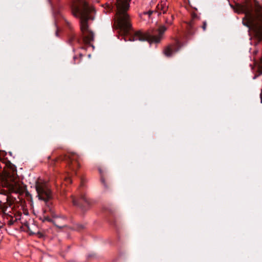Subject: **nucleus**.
<instances>
[{
	"mask_svg": "<svg viewBox=\"0 0 262 262\" xmlns=\"http://www.w3.org/2000/svg\"><path fill=\"white\" fill-rule=\"evenodd\" d=\"M261 74H262V72H261Z\"/></svg>",
	"mask_w": 262,
	"mask_h": 262,
	"instance_id": "nucleus-27",
	"label": "nucleus"
},
{
	"mask_svg": "<svg viewBox=\"0 0 262 262\" xmlns=\"http://www.w3.org/2000/svg\"><path fill=\"white\" fill-rule=\"evenodd\" d=\"M49 2H50V4L52 5V3H51V0H49Z\"/></svg>",
	"mask_w": 262,
	"mask_h": 262,
	"instance_id": "nucleus-22",
	"label": "nucleus"
},
{
	"mask_svg": "<svg viewBox=\"0 0 262 262\" xmlns=\"http://www.w3.org/2000/svg\"><path fill=\"white\" fill-rule=\"evenodd\" d=\"M202 29L204 31H205L206 30V27H207V22L206 21H204L203 23V26H202Z\"/></svg>",
	"mask_w": 262,
	"mask_h": 262,
	"instance_id": "nucleus-14",
	"label": "nucleus"
},
{
	"mask_svg": "<svg viewBox=\"0 0 262 262\" xmlns=\"http://www.w3.org/2000/svg\"><path fill=\"white\" fill-rule=\"evenodd\" d=\"M113 224L115 226H116V225H115V223H113Z\"/></svg>",
	"mask_w": 262,
	"mask_h": 262,
	"instance_id": "nucleus-25",
	"label": "nucleus"
},
{
	"mask_svg": "<svg viewBox=\"0 0 262 262\" xmlns=\"http://www.w3.org/2000/svg\"><path fill=\"white\" fill-rule=\"evenodd\" d=\"M116 7L115 24L119 34L124 38L125 41L139 40L147 41L149 43H159L163 38L167 28L164 25L161 26L158 29L152 30L143 33L138 31L134 33L128 40L125 36L130 35L132 30L130 17L127 13L129 8V4L127 0H114Z\"/></svg>",
	"mask_w": 262,
	"mask_h": 262,
	"instance_id": "nucleus-1",
	"label": "nucleus"
},
{
	"mask_svg": "<svg viewBox=\"0 0 262 262\" xmlns=\"http://www.w3.org/2000/svg\"><path fill=\"white\" fill-rule=\"evenodd\" d=\"M198 17L197 15L195 13L192 14V17L193 19H194Z\"/></svg>",
	"mask_w": 262,
	"mask_h": 262,
	"instance_id": "nucleus-17",
	"label": "nucleus"
},
{
	"mask_svg": "<svg viewBox=\"0 0 262 262\" xmlns=\"http://www.w3.org/2000/svg\"><path fill=\"white\" fill-rule=\"evenodd\" d=\"M257 39L259 41H262V39H260V38H257Z\"/></svg>",
	"mask_w": 262,
	"mask_h": 262,
	"instance_id": "nucleus-21",
	"label": "nucleus"
},
{
	"mask_svg": "<svg viewBox=\"0 0 262 262\" xmlns=\"http://www.w3.org/2000/svg\"><path fill=\"white\" fill-rule=\"evenodd\" d=\"M53 14H54V17H56V16H55V12H54Z\"/></svg>",
	"mask_w": 262,
	"mask_h": 262,
	"instance_id": "nucleus-24",
	"label": "nucleus"
},
{
	"mask_svg": "<svg viewBox=\"0 0 262 262\" xmlns=\"http://www.w3.org/2000/svg\"><path fill=\"white\" fill-rule=\"evenodd\" d=\"M70 201L74 206L81 209L82 211H85L90 207L91 203L82 190H80L78 195L76 196L71 195Z\"/></svg>",
	"mask_w": 262,
	"mask_h": 262,
	"instance_id": "nucleus-5",
	"label": "nucleus"
},
{
	"mask_svg": "<svg viewBox=\"0 0 262 262\" xmlns=\"http://www.w3.org/2000/svg\"><path fill=\"white\" fill-rule=\"evenodd\" d=\"M20 220V218H16V221H17V220Z\"/></svg>",
	"mask_w": 262,
	"mask_h": 262,
	"instance_id": "nucleus-23",
	"label": "nucleus"
},
{
	"mask_svg": "<svg viewBox=\"0 0 262 262\" xmlns=\"http://www.w3.org/2000/svg\"><path fill=\"white\" fill-rule=\"evenodd\" d=\"M260 103H262V89L261 90V93L260 94Z\"/></svg>",
	"mask_w": 262,
	"mask_h": 262,
	"instance_id": "nucleus-19",
	"label": "nucleus"
},
{
	"mask_svg": "<svg viewBox=\"0 0 262 262\" xmlns=\"http://www.w3.org/2000/svg\"><path fill=\"white\" fill-rule=\"evenodd\" d=\"M153 12H154L153 11H148L144 12L143 13V14L148 15L149 17L151 16V15L153 13Z\"/></svg>",
	"mask_w": 262,
	"mask_h": 262,
	"instance_id": "nucleus-13",
	"label": "nucleus"
},
{
	"mask_svg": "<svg viewBox=\"0 0 262 262\" xmlns=\"http://www.w3.org/2000/svg\"><path fill=\"white\" fill-rule=\"evenodd\" d=\"M78 159L79 156L76 154H73L69 157V166L76 174V169L79 166Z\"/></svg>",
	"mask_w": 262,
	"mask_h": 262,
	"instance_id": "nucleus-7",
	"label": "nucleus"
},
{
	"mask_svg": "<svg viewBox=\"0 0 262 262\" xmlns=\"http://www.w3.org/2000/svg\"><path fill=\"white\" fill-rule=\"evenodd\" d=\"M55 26L56 28V32H55V35L57 37H58L59 36V33H58L59 29H58V28L57 27V22H56V20H55Z\"/></svg>",
	"mask_w": 262,
	"mask_h": 262,
	"instance_id": "nucleus-12",
	"label": "nucleus"
},
{
	"mask_svg": "<svg viewBox=\"0 0 262 262\" xmlns=\"http://www.w3.org/2000/svg\"><path fill=\"white\" fill-rule=\"evenodd\" d=\"M35 189L38 199L43 201L48 205V200L51 198V190L46 182L38 180L35 182Z\"/></svg>",
	"mask_w": 262,
	"mask_h": 262,
	"instance_id": "nucleus-4",
	"label": "nucleus"
},
{
	"mask_svg": "<svg viewBox=\"0 0 262 262\" xmlns=\"http://www.w3.org/2000/svg\"><path fill=\"white\" fill-rule=\"evenodd\" d=\"M195 31V27L192 20L188 24V32L190 35H193Z\"/></svg>",
	"mask_w": 262,
	"mask_h": 262,
	"instance_id": "nucleus-9",
	"label": "nucleus"
},
{
	"mask_svg": "<svg viewBox=\"0 0 262 262\" xmlns=\"http://www.w3.org/2000/svg\"><path fill=\"white\" fill-rule=\"evenodd\" d=\"M72 14L79 19L80 29L82 33V39L77 38L75 34L71 33L68 36V43L73 46L74 42L80 43L82 41L84 43L91 46L93 49L94 46L91 44V42L94 40V33L89 29L88 21L93 20L94 16L92 13L94 9L90 6L86 2H84L81 8L78 6L73 5L71 7Z\"/></svg>",
	"mask_w": 262,
	"mask_h": 262,
	"instance_id": "nucleus-2",
	"label": "nucleus"
},
{
	"mask_svg": "<svg viewBox=\"0 0 262 262\" xmlns=\"http://www.w3.org/2000/svg\"><path fill=\"white\" fill-rule=\"evenodd\" d=\"M101 182L104 185V186L106 187V184L105 182L104 179L102 177H101Z\"/></svg>",
	"mask_w": 262,
	"mask_h": 262,
	"instance_id": "nucleus-16",
	"label": "nucleus"
},
{
	"mask_svg": "<svg viewBox=\"0 0 262 262\" xmlns=\"http://www.w3.org/2000/svg\"><path fill=\"white\" fill-rule=\"evenodd\" d=\"M158 9L161 11V13L165 14L170 12L168 8V4L166 0H162L157 6Z\"/></svg>",
	"mask_w": 262,
	"mask_h": 262,
	"instance_id": "nucleus-8",
	"label": "nucleus"
},
{
	"mask_svg": "<svg viewBox=\"0 0 262 262\" xmlns=\"http://www.w3.org/2000/svg\"><path fill=\"white\" fill-rule=\"evenodd\" d=\"M168 14L169 15L168 16L164 17L165 23L168 25H171L172 24L174 17L170 12H168Z\"/></svg>",
	"mask_w": 262,
	"mask_h": 262,
	"instance_id": "nucleus-10",
	"label": "nucleus"
},
{
	"mask_svg": "<svg viewBox=\"0 0 262 262\" xmlns=\"http://www.w3.org/2000/svg\"><path fill=\"white\" fill-rule=\"evenodd\" d=\"M25 226H27V224H25Z\"/></svg>",
	"mask_w": 262,
	"mask_h": 262,
	"instance_id": "nucleus-26",
	"label": "nucleus"
},
{
	"mask_svg": "<svg viewBox=\"0 0 262 262\" xmlns=\"http://www.w3.org/2000/svg\"><path fill=\"white\" fill-rule=\"evenodd\" d=\"M80 181H81V187H83V179L80 178Z\"/></svg>",
	"mask_w": 262,
	"mask_h": 262,
	"instance_id": "nucleus-20",
	"label": "nucleus"
},
{
	"mask_svg": "<svg viewBox=\"0 0 262 262\" xmlns=\"http://www.w3.org/2000/svg\"><path fill=\"white\" fill-rule=\"evenodd\" d=\"M236 13L245 14L242 24L250 30H252L257 38L262 39V4L255 1L253 10L246 4H236L234 7L231 5Z\"/></svg>",
	"mask_w": 262,
	"mask_h": 262,
	"instance_id": "nucleus-3",
	"label": "nucleus"
},
{
	"mask_svg": "<svg viewBox=\"0 0 262 262\" xmlns=\"http://www.w3.org/2000/svg\"><path fill=\"white\" fill-rule=\"evenodd\" d=\"M65 179L66 180V181H68V183H71L72 182V179H71L70 176H68L67 177H66Z\"/></svg>",
	"mask_w": 262,
	"mask_h": 262,
	"instance_id": "nucleus-15",
	"label": "nucleus"
},
{
	"mask_svg": "<svg viewBox=\"0 0 262 262\" xmlns=\"http://www.w3.org/2000/svg\"><path fill=\"white\" fill-rule=\"evenodd\" d=\"M78 228L79 230H80V229H83L84 228V226L83 225H80L78 226Z\"/></svg>",
	"mask_w": 262,
	"mask_h": 262,
	"instance_id": "nucleus-18",
	"label": "nucleus"
},
{
	"mask_svg": "<svg viewBox=\"0 0 262 262\" xmlns=\"http://www.w3.org/2000/svg\"><path fill=\"white\" fill-rule=\"evenodd\" d=\"M183 45L179 39H175L173 43L167 46L163 51L164 55L167 57H171L178 52Z\"/></svg>",
	"mask_w": 262,
	"mask_h": 262,
	"instance_id": "nucleus-6",
	"label": "nucleus"
},
{
	"mask_svg": "<svg viewBox=\"0 0 262 262\" xmlns=\"http://www.w3.org/2000/svg\"><path fill=\"white\" fill-rule=\"evenodd\" d=\"M42 221L43 222H50V223H52L55 226H56L57 227H58V228H59L60 229L62 228V226H59L56 225L55 221L53 219H51V217H50L48 216H44L43 217Z\"/></svg>",
	"mask_w": 262,
	"mask_h": 262,
	"instance_id": "nucleus-11",
	"label": "nucleus"
}]
</instances>
